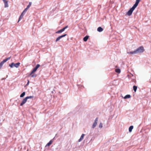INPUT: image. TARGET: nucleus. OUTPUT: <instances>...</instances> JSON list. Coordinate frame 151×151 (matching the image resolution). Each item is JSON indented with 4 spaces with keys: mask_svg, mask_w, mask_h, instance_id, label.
<instances>
[{
    "mask_svg": "<svg viewBox=\"0 0 151 151\" xmlns=\"http://www.w3.org/2000/svg\"><path fill=\"white\" fill-rule=\"evenodd\" d=\"M144 51V48L142 46H140L134 50L136 54L143 52Z\"/></svg>",
    "mask_w": 151,
    "mask_h": 151,
    "instance_id": "nucleus-1",
    "label": "nucleus"
},
{
    "mask_svg": "<svg viewBox=\"0 0 151 151\" xmlns=\"http://www.w3.org/2000/svg\"><path fill=\"white\" fill-rule=\"evenodd\" d=\"M20 63H12L11 64L9 65V66L11 68H12L14 66L16 67V68H18L19 66Z\"/></svg>",
    "mask_w": 151,
    "mask_h": 151,
    "instance_id": "nucleus-2",
    "label": "nucleus"
},
{
    "mask_svg": "<svg viewBox=\"0 0 151 151\" xmlns=\"http://www.w3.org/2000/svg\"><path fill=\"white\" fill-rule=\"evenodd\" d=\"M136 7L133 6L128 11L127 13V14L128 16H130L134 11V10L135 9Z\"/></svg>",
    "mask_w": 151,
    "mask_h": 151,
    "instance_id": "nucleus-3",
    "label": "nucleus"
},
{
    "mask_svg": "<svg viewBox=\"0 0 151 151\" xmlns=\"http://www.w3.org/2000/svg\"><path fill=\"white\" fill-rule=\"evenodd\" d=\"M11 58V57L7 58L6 59L4 60L0 63V68H1L3 64L6 62L8 60H9Z\"/></svg>",
    "mask_w": 151,
    "mask_h": 151,
    "instance_id": "nucleus-4",
    "label": "nucleus"
},
{
    "mask_svg": "<svg viewBox=\"0 0 151 151\" xmlns=\"http://www.w3.org/2000/svg\"><path fill=\"white\" fill-rule=\"evenodd\" d=\"M98 117L96 118L95 119L94 123L92 127V129L94 128L96 126L97 123V122L98 121Z\"/></svg>",
    "mask_w": 151,
    "mask_h": 151,
    "instance_id": "nucleus-5",
    "label": "nucleus"
},
{
    "mask_svg": "<svg viewBox=\"0 0 151 151\" xmlns=\"http://www.w3.org/2000/svg\"><path fill=\"white\" fill-rule=\"evenodd\" d=\"M66 35H67L66 34H65L64 35H62L61 36H59V37H58V38H57V39H56V40H55V41L56 42L58 41L60 39H61V38H62L64 37H65Z\"/></svg>",
    "mask_w": 151,
    "mask_h": 151,
    "instance_id": "nucleus-6",
    "label": "nucleus"
},
{
    "mask_svg": "<svg viewBox=\"0 0 151 151\" xmlns=\"http://www.w3.org/2000/svg\"><path fill=\"white\" fill-rule=\"evenodd\" d=\"M27 99L26 98V97L24 98L23 100H22V102L20 104V106H22L24 105V104H25L26 101H27Z\"/></svg>",
    "mask_w": 151,
    "mask_h": 151,
    "instance_id": "nucleus-7",
    "label": "nucleus"
},
{
    "mask_svg": "<svg viewBox=\"0 0 151 151\" xmlns=\"http://www.w3.org/2000/svg\"><path fill=\"white\" fill-rule=\"evenodd\" d=\"M140 0H136L135 4L133 6L136 8L138 5V4L139 3Z\"/></svg>",
    "mask_w": 151,
    "mask_h": 151,
    "instance_id": "nucleus-8",
    "label": "nucleus"
},
{
    "mask_svg": "<svg viewBox=\"0 0 151 151\" xmlns=\"http://www.w3.org/2000/svg\"><path fill=\"white\" fill-rule=\"evenodd\" d=\"M85 134H82V135H81V137H80V139L78 140V142H81V141H82V140L83 139V137H84V136Z\"/></svg>",
    "mask_w": 151,
    "mask_h": 151,
    "instance_id": "nucleus-9",
    "label": "nucleus"
},
{
    "mask_svg": "<svg viewBox=\"0 0 151 151\" xmlns=\"http://www.w3.org/2000/svg\"><path fill=\"white\" fill-rule=\"evenodd\" d=\"M40 66V65L38 64H37L36 67L34 68L33 70V71H35V72L37 70V69L39 68V67Z\"/></svg>",
    "mask_w": 151,
    "mask_h": 151,
    "instance_id": "nucleus-10",
    "label": "nucleus"
},
{
    "mask_svg": "<svg viewBox=\"0 0 151 151\" xmlns=\"http://www.w3.org/2000/svg\"><path fill=\"white\" fill-rule=\"evenodd\" d=\"M24 15V14L22 12V14L20 16L18 22H19L20 20L22 19Z\"/></svg>",
    "mask_w": 151,
    "mask_h": 151,
    "instance_id": "nucleus-11",
    "label": "nucleus"
},
{
    "mask_svg": "<svg viewBox=\"0 0 151 151\" xmlns=\"http://www.w3.org/2000/svg\"><path fill=\"white\" fill-rule=\"evenodd\" d=\"M53 142V139L50 140L49 141V142L46 145V147L47 146H49L50 145L52 144V143Z\"/></svg>",
    "mask_w": 151,
    "mask_h": 151,
    "instance_id": "nucleus-12",
    "label": "nucleus"
},
{
    "mask_svg": "<svg viewBox=\"0 0 151 151\" xmlns=\"http://www.w3.org/2000/svg\"><path fill=\"white\" fill-rule=\"evenodd\" d=\"M103 30V29L101 27H98L97 29V31L100 32H102Z\"/></svg>",
    "mask_w": 151,
    "mask_h": 151,
    "instance_id": "nucleus-13",
    "label": "nucleus"
},
{
    "mask_svg": "<svg viewBox=\"0 0 151 151\" xmlns=\"http://www.w3.org/2000/svg\"><path fill=\"white\" fill-rule=\"evenodd\" d=\"M88 38V36H86L84 37V38L83 39V40L84 41L86 42L87 41Z\"/></svg>",
    "mask_w": 151,
    "mask_h": 151,
    "instance_id": "nucleus-14",
    "label": "nucleus"
},
{
    "mask_svg": "<svg viewBox=\"0 0 151 151\" xmlns=\"http://www.w3.org/2000/svg\"><path fill=\"white\" fill-rule=\"evenodd\" d=\"M133 128V126H130L129 128V132H132V129Z\"/></svg>",
    "mask_w": 151,
    "mask_h": 151,
    "instance_id": "nucleus-15",
    "label": "nucleus"
},
{
    "mask_svg": "<svg viewBox=\"0 0 151 151\" xmlns=\"http://www.w3.org/2000/svg\"><path fill=\"white\" fill-rule=\"evenodd\" d=\"M4 7L5 8L7 7H8V1H6L4 3Z\"/></svg>",
    "mask_w": 151,
    "mask_h": 151,
    "instance_id": "nucleus-16",
    "label": "nucleus"
},
{
    "mask_svg": "<svg viewBox=\"0 0 151 151\" xmlns=\"http://www.w3.org/2000/svg\"><path fill=\"white\" fill-rule=\"evenodd\" d=\"M116 72L119 73L121 72V70L119 69H116L115 70Z\"/></svg>",
    "mask_w": 151,
    "mask_h": 151,
    "instance_id": "nucleus-17",
    "label": "nucleus"
},
{
    "mask_svg": "<svg viewBox=\"0 0 151 151\" xmlns=\"http://www.w3.org/2000/svg\"><path fill=\"white\" fill-rule=\"evenodd\" d=\"M127 53L128 54H135L136 53L134 52V50L133 51L127 52Z\"/></svg>",
    "mask_w": 151,
    "mask_h": 151,
    "instance_id": "nucleus-18",
    "label": "nucleus"
},
{
    "mask_svg": "<svg viewBox=\"0 0 151 151\" xmlns=\"http://www.w3.org/2000/svg\"><path fill=\"white\" fill-rule=\"evenodd\" d=\"M130 97H131V96L130 95H127L124 96V99H126L127 98H129Z\"/></svg>",
    "mask_w": 151,
    "mask_h": 151,
    "instance_id": "nucleus-19",
    "label": "nucleus"
},
{
    "mask_svg": "<svg viewBox=\"0 0 151 151\" xmlns=\"http://www.w3.org/2000/svg\"><path fill=\"white\" fill-rule=\"evenodd\" d=\"M32 3L31 2H30L29 3V4L28 5L27 7L26 8H27V9H28L30 7V6H31L32 5Z\"/></svg>",
    "mask_w": 151,
    "mask_h": 151,
    "instance_id": "nucleus-20",
    "label": "nucleus"
},
{
    "mask_svg": "<svg viewBox=\"0 0 151 151\" xmlns=\"http://www.w3.org/2000/svg\"><path fill=\"white\" fill-rule=\"evenodd\" d=\"M25 94V92H23L20 95V97H23Z\"/></svg>",
    "mask_w": 151,
    "mask_h": 151,
    "instance_id": "nucleus-21",
    "label": "nucleus"
},
{
    "mask_svg": "<svg viewBox=\"0 0 151 151\" xmlns=\"http://www.w3.org/2000/svg\"><path fill=\"white\" fill-rule=\"evenodd\" d=\"M133 89L135 92H136L137 91V87L135 86H134L133 87Z\"/></svg>",
    "mask_w": 151,
    "mask_h": 151,
    "instance_id": "nucleus-22",
    "label": "nucleus"
},
{
    "mask_svg": "<svg viewBox=\"0 0 151 151\" xmlns=\"http://www.w3.org/2000/svg\"><path fill=\"white\" fill-rule=\"evenodd\" d=\"M63 32V31L62 29H61L58 30V31L56 32V33H61V32Z\"/></svg>",
    "mask_w": 151,
    "mask_h": 151,
    "instance_id": "nucleus-23",
    "label": "nucleus"
},
{
    "mask_svg": "<svg viewBox=\"0 0 151 151\" xmlns=\"http://www.w3.org/2000/svg\"><path fill=\"white\" fill-rule=\"evenodd\" d=\"M33 97V96H27L26 97V98L27 99H31Z\"/></svg>",
    "mask_w": 151,
    "mask_h": 151,
    "instance_id": "nucleus-24",
    "label": "nucleus"
},
{
    "mask_svg": "<svg viewBox=\"0 0 151 151\" xmlns=\"http://www.w3.org/2000/svg\"><path fill=\"white\" fill-rule=\"evenodd\" d=\"M28 9H27L26 8L22 12V13H23L25 14V13L27 11V10Z\"/></svg>",
    "mask_w": 151,
    "mask_h": 151,
    "instance_id": "nucleus-25",
    "label": "nucleus"
},
{
    "mask_svg": "<svg viewBox=\"0 0 151 151\" xmlns=\"http://www.w3.org/2000/svg\"><path fill=\"white\" fill-rule=\"evenodd\" d=\"M103 127V125L101 123H100L99 126V127L100 128H101Z\"/></svg>",
    "mask_w": 151,
    "mask_h": 151,
    "instance_id": "nucleus-26",
    "label": "nucleus"
},
{
    "mask_svg": "<svg viewBox=\"0 0 151 151\" xmlns=\"http://www.w3.org/2000/svg\"><path fill=\"white\" fill-rule=\"evenodd\" d=\"M68 27V26H67L65 27H64V28H63L62 29L63 31H64L65 30V29H66V28H67Z\"/></svg>",
    "mask_w": 151,
    "mask_h": 151,
    "instance_id": "nucleus-27",
    "label": "nucleus"
},
{
    "mask_svg": "<svg viewBox=\"0 0 151 151\" xmlns=\"http://www.w3.org/2000/svg\"><path fill=\"white\" fill-rule=\"evenodd\" d=\"M35 72L33 71V70H32L31 72L30 73L29 75H32L33 73H34Z\"/></svg>",
    "mask_w": 151,
    "mask_h": 151,
    "instance_id": "nucleus-28",
    "label": "nucleus"
},
{
    "mask_svg": "<svg viewBox=\"0 0 151 151\" xmlns=\"http://www.w3.org/2000/svg\"><path fill=\"white\" fill-rule=\"evenodd\" d=\"M36 76V75L35 74L33 75L32 76V77H35Z\"/></svg>",
    "mask_w": 151,
    "mask_h": 151,
    "instance_id": "nucleus-29",
    "label": "nucleus"
},
{
    "mask_svg": "<svg viewBox=\"0 0 151 151\" xmlns=\"http://www.w3.org/2000/svg\"><path fill=\"white\" fill-rule=\"evenodd\" d=\"M29 81L28 80V82H27V85H28L29 84Z\"/></svg>",
    "mask_w": 151,
    "mask_h": 151,
    "instance_id": "nucleus-30",
    "label": "nucleus"
},
{
    "mask_svg": "<svg viewBox=\"0 0 151 151\" xmlns=\"http://www.w3.org/2000/svg\"><path fill=\"white\" fill-rule=\"evenodd\" d=\"M2 0L4 1V3L7 1H6V0Z\"/></svg>",
    "mask_w": 151,
    "mask_h": 151,
    "instance_id": "nucleus-31",
    "label": "nucleus"
}]
</instances>
